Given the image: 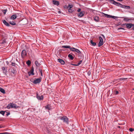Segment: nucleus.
Wrapping results in <instances>:
<instances>
[{"instance_id":"1","label":"nucleus","mask_w":134,"mask_h":134,"mask_svg":"<svg viewBox=\"0 0 134 134\" xmlns=\"http://www.w3.org/2000/svg\"><path fill=\"white\" fill-rule=\"evenodd\" d=\"M112 2H113V4H114L115 5L119 6L120 7L124 8H125L127 9H130V7L129 6H126L124 5H122L120 4L119 3L117 2L114 0H113Z\"/></svg>"},{"instance_id":"2","label":"nucleus","mask_w":134,"mask_h":134,"mask_svg":"<svg viewBox=\"0 0 134 134\" xmlns=\"http://www.w3.org/2000/svg\"><path fill=\"white\" fill-rule=\"evenodd\" d=\"M7 107L8 109L12 108L16 109L18 108V106H17L15 104L11 103L9 104L7 106Z\"/></svg>"},{"instance_id":"3","label":"nucleus","mask_w":134,"mask_h":134,"mask_svg":"<svg viewBox=\"0 0 134 134\" xmlns=\"http://www.w3.org/2000/svg\"><path fill=\"white\" fill-rule=\"evenodd\" d=\"M60 119L62 120L63 122L68 124L69 122L68 118L65 116H62L60 118Z\"/></svg>"},{"instance_id":"4","label":"nucleus","mask_w":134,"mask_h":134,"mask_svg":"<svg viewBox=\"0 0 134 134\" xmlns=\"http://www.w3.org/2000/svg\"><path fill=\"white\" fill-rule=\"evenodd\" d=\"M70 50L72 51L75 52L79 54H80L81 53V52L79 49L75 48H71Z\"/></svg>"},{"instance_id":"5","label":"nucleus","mask_w":134,"mask_h":134,"mask_svg":"<svg viewBox=\"0 0 134 134\" xmlns=\"http://www.w3.org/2000/svg\"><path fill=\"white\" fill-rule=\"evenodd\" d=\"M34 69L33 67H32L30 71L28 72L29 75V76H31V75H34Z\"/></svg>"},{"instance_id":"6","label":"nucleus","mask_w":134,"mask_h":134,"mask_svg":"<svg viewBox=\"0 0 134 134\" xmlns=\"http://www.w3.org/2000/svg\"><path fill=\"white\" fill-rule=\"evenodd\" d=\"M20 14L19 13H16L15 14H14L11 17H10V19H11L12 20H14V19L16 18L17 16H18Z\"/></svg>"},{"instance_id":"7","label":"nucleus","mask_w":134,"mask_h":134,"mask_svg":"<svg viewBox=\"0 0 134 134\" xmlns=\"http://www.w3.org/2000/svg\"><path fill=\"white\" fill-rule=\"evenodd\" d=\"M41 80L39 78H37L35 80H34L33 82V83L34 84H36L40 82Z\"/></svg>"},{"instance_id":"8","label":"nucleus","mask_w":134,"mask_h":134,"mask_svg":"<svg viewBox=\"0 0 134 134\" xmlns=\"http://www.w3.org/2000/svg\"><path fill=\"white\" fill-rule=\"evenodd\" d=\"M27 55V53L25 50H24L21 53L22 57L24 58L25 56Z\"/></svg>"},{"instance_id":"9","label":"nucleus","mask_w":134,"mask_h":134,"mask_svg":"<svg viewBox=\"0 0 134 134\" xmlns=\"http://www.w3.org/2000/svg\"><path fill=\"white\" fill-rule=\"evenodd\" d=\"M36 97L38 99L40 100H42L43 99V97L42 95L40 96L38 95L37 93H36Z\"/></svg>"},{"instance_id":"10","label":"nucleus","mask_w":134,"mask_h":134,"mask_svg":"<svg viewBox=\"0 0 134 134\" xmlns=\"http://www.w3.org/2000/svg\"><path fill=\"white\" fill-rule=\"evenodd\" d=\"M2 21L3 23V24L6 26H9L10 25L5 20H2Z\"/></svg>"},{"instance_id":"11","label":"nucleus","mask_w":134,"mask_h":134,"mask_svg":"<svg viewBox=\"0 0 134 134\" xmlns=\"http://www.w3.org/2000/svg\"><path fill=\"white\" fill-rule=\"evenodd\" d=\"M53 4H54V5H56L58 6L59 5V1L55 0H53Z\"/></svg>"},{"instance_id":"12","label":"nucleus","mask_w":134,"mask_h":134,"mask_svg":"<svg viewBox=\"0 0 134 134\" xmlns=\"http://www.w3.org/2000/svg\"><path fill=\"white\" fill-rule=\"evenodd\" d=\"M58 60L59 63H61L62 65H64L65 64L64 61L61 59H58Z\"/></svg>"},{"instance_id":"13","label":"nucleus","mask_w":134,"mask_h":134,"mask_svg":"<svg viewBox=\"0 0 134 134\" xmlns=\"http://www.w3.org/2000/svg\"><path fill=\"white\" fill-rule=\"evenodd\" d=\"M133 25L132 24H126L127 27L128 29L131 28Z\"/></svg>"},{"instance_id":"14","label":"nucleus","mask_w":134,"mask_h":134,"mask_svg":"<svg viewBox=\"0 0 134 134\" xmlns=\"http://www.w3.org/2000/svg\"><path fill=\"white\" fill-rule=\"evenodd\" d=\"M45 109H47L49 110L51 109V107L50 105L48 104L45 107Z\"/></svg>"},{"instance_id":"15","label":"nucleus","mask_w":134,"mask_h":134,"mask_svg":"<svg viewBox=\"0 0 134 134\" xmlns=\"http://www.w3.org/2000/svg\"><path fill=\"white\" fill-rule=\"evenodd\" d=\"M84 15V13L82 12H80L78 14V16L79 17H81Z\"/></svg>"},{"instance_id":"16","label":"nucleus","mask_w":134,"mask_h":134,"mask_svg":"<svg viewBox=\"0 0 134 134\" xmlns=\"http://www.w3.org/2000/svg\"><path fill=\"white\" fill-rule=\"evenodd\" d=\"M99 17L97 16H95L94 18V20L96 22H98L99 21Z\"/></svg>"},{"instance_id":"17","label":"nucleus","mask_w":134,"mask_h":134,"mask_svg":"<svg viewBox=\"0 0 134 134\" xmlns=\"http://www.w3.org/2000/svg\"><path fill=\"white\" fill-rule=\"evenodd\" d=\"M106 17L107 18H112L115 19V16H111L107 14L106 16Z\"/></svg>"},{"instance_id":"18","label":"nucleus","mask_w":134,"mask_h":134,"mask_svg":"<svg viewBox=\"0 0 134 134\" xmlns=\"http://www.w3.org/2000/svg\"><path fill=\"white\" fill-rule=\"evenodd\" d=\"M90 43L93 46H95L96 45V43L95 42H93L92 40L90 41Z\"/></svg>"},{"instance_id":"19","label":"nucleus","mask_w":134,"mask_h":134,"mask_svg":"<svg viewBox=\"0 0 134 134\" xmlns=\"http://www.w3.org/2000/svg\"><path fill=\"white\" fill-rule=\"evenodd\" d=\"M68 57L69 58L72 60L74 58V57L71 54H69L68 55Z\"/></svg>"},{"instance_id":"20","label":"nucleus","mask_w":134,"mask_h":134,"mask_svg":"<svg viewBox=\"0 0 134 134\" xmlns=\"http://www.w3.org/2000/svg\"><path fill=\"white\" fill-rule=\"evenodd\" d=\"M0 91L3 93H5L4 90L1 87H0Z\"/></svg>"},{"instance_id":"21","label":"nucleus","mask_w":134,"mask_h":134,"mask_svg":"<svg viewBox=\"0 0 134 134\" xmlns=\"http://www.w3.org/2000/svg\"><path fill=\"white\" fill-rule=\"evenodd\" d=\"M70 46H62V48H70Z\"/></svg>"},{"instance_id":"22","label":"nucleus","mask_w":134,"mask_h":134,"mask_svg":"<svg viewBox=\"0 0 134 134\" xmlns=\"http://www.w3.org/2000/svg\"><path fill=\"white\" fill-rule=\"evenodd\" d=\"M35 64L36 65V66H39L41 65L40 63H38V62L37 61H36L35 62Z\"/></svg>"},{"instance_id":"23","label":"nucleus","mask_w":134,"mask_h":134,"mask_svg":"<svg viewBox=\"0 0 134 134\" xmlns=\"http://www.w3.org/2000/svg\"><path fill=\"white\" fill-rule=\"evenodd\" d=\"M99 42L102 43H103V41L102 38L100 36L99 37Z\"/></svg>"},{"instance_id":"24","label":"nucleus","mask_w":134,"mask_h":134,"mask_svg":"<svg viewBox=\"0 0 134 134\" xmlns=\"http://www.w3.org/2000/svg\"><path fill=\"white\" fill-rule=\"evenodd\" d=\"M72 7L73 6L72 5H69L67 7V8L68 9H71V8H72Z\"/></svg>"},{"instance_id":"25","label":"nucleus","mask_w":134,"mask_h":134,"mask_svg":"<svg viewBox=\"0 0 134 134\" xmlns=\"http://www.w3.org/2000/svg\"><path fill=\"white\" fill-rule=\"evenodd\" d=\"M10 24L12 25H15L16 24V23L14 21H10L9 22Z\"/></svg>"},{"instance_id":"26","label":"nucleus","mask_w":134,"mask_h":134,"mask_svg":"<svg viewBox=\"0 0 134 134\" xmlns=\"http://www.w3.org/2000/svg\"><path fill=\"white\" fill-rule=\"evenodd\" d=\"M103 44V43H102L101 42H99L98 45V46L99 47H100L102 46Z\"/></svg>"},{"instance_id":"27","label":"nucleus","mask_w":134,"mask_h":134,"mask_svg":"<svg viewBox=\"0 0 134 134\" xmlns=\"http://www.w3.org/2000/svg\"><path fill=\"white\" fill-rule=\"evenodd\" d=\"M7 11V9H5L4 10H2V12L4 15L6 14V12Z\"/></svg>"},{"instance_id":"28","label":"nucleus","mask_w":134,"mask_h":134,"mask_svg":"<svg viewBox=\"0 0 134 134\" xmlns=\"http://www.w3.org/2000/svg\"><path fill=\"white\" fill-rule=\"evenodd\" d=\"M5 112H6V111H0V114H2L3 115H4Z\"/></svg>"},{"instance_id":"29","label":"nucleus","mask_w":134,"mask_h":134,"mask_svg":"<svg viewBox=\"0 0 134 134\" xmlns=\"http://www.w3.org/2000/svg\"><path fill=\"white\" fill-rule=\"evenodd\" d=\"M123 18V20H125L126 21H127L130 20V19H129L128 18Z\"/></svg>"},{"instance_id":"30","label":"nucleus","mask_w":134,"mask_h":134,"mask_svg":"<svg viewBox=\"0 0 134 134\" xmlns=\"http://www.w3.org/2000/svg\"><path fill=\"white\" fill-rule=\"evenodd\" d=\"M31 63V62L29 60H28L26 62V64H27L28 65H29Z\"/></svg>"},{"instance_id":"31","label":"nucleus","mask_w":134,"mask_h":134,"mask_svg":"<svg viewBox=\"0 0 134 134\" xmlns=\"http://www.w3.org/2000/svg\"><path fill=\"white\" fill-rule=\"evenodd\" d=\"M39 71H40V73L41 75V76H43V74H42V70L41 69H39Z\"/></svg>"},{"instance_id":"32","label":"nucleus","mask_w":134,"mask_h":134,"mask_svg":"<svg viewBox=\"0 0 134 134\" xmlns=\"http://www.w3.org/2000/svg\"><path fill=\"white\" fill-rule=\"evenodd\" d=\"M82 60H81L79 62L77 63V65H79L82 62Z\"/></svg>"},{"instance_id":"33","label":"nucleus","mask_w":134,"mask_h":134,"mask_svg":"<svg viewBox=\"0 0 134 134\" xmlns=\"http://www.w3.org/2000/svg\"><path fill=\"white\" fill-rule=\"evenodd\" d=\"M68 12L70 13H72L74 12V10L71 9H68Z\"/></svg>"},{"instance_id":"34","label":"nucleus","mask_w":134,"mask_h":134,"mask_svg":"<svg viewBox=\"0 0 134 134\" xmlns=\"http://www.w3.org/2000/svg\"><path fill=\"white\" fill-rule=\"evenodd\" d=\"M127 79V78H120L119 79L120 80H125Z\"/></svg>"},{"instance_id":"35","label":"nucleus","mask_w":134,"mask_h":134,"mask_svg":"<svg viewBox=\"0 0 134 134\" xmlns=\"http://www.w3.org/2000/svg\"><path fill=\"white\" fill-rule=\"evenodd\" d=\"M91 74V72L90 71H89L87 72V74L88 76H90Z\"/></svg>"},{"instance_id":"36","label":"nucleus","mask_w":134,"mask_h":134,"mask_svg":"<svg viewBox=\"0 0 134 134\" xmlns=\"http://www.w3.org/2000/svg\"><path fill=\"white\" fill-rule=\"evenodd\" d=\"M129 130L131 131V132H132L133 131H134V129H133L132 128H130V129H129Z\"/></svg>"},{"instance_id":"37","label":"nucleus","mask_w":134,"mask_h":134,"mask_svg":"<svg viewBox=\"0 0 134 134\" xmlns=\"http://www.w3.org/2000/svg\"><path fill=\"white\" fill-rule=\"evenodd\" d=\"M102 14L104 15H102L103 16H105V17H106V16L107 14H105L103 13H102Z\"/></svg>"},{"instance_id":"38","label":"nucleus","mask_w":134,"mask_h":134,"mask_svg":"<svg viewBox=\"0 0 134 134\" xmlns=\"http://www.w3.org/2000/svg\"><path fill=\"white\" fill-rule=\"evenodd\" d=\"M11 72L13 74L15 73V71L14 70H12L11 71Z\"/></svg>"},{"instance_id":"39","label":"nucleus","mask_w":134,"mask_h":134,"mask_svg":"<svg viewBox=\"0 0 134 134\" xmlns=\"http://www.w3.org/2000/svg\"><path fill=\"white\" fill-rule=\"evenodd\" d=\"M6 41L5 40H4L2 41V43H6Z\"/></svg>"},{"instance_id":"40","label":"nucleus","mask_w":134,"mask_h":134,"mask_svg":"<svg viewBox=\"0 0 134 134\" xmlns=\"http://www.w3.org/2000/svg\"><path fill=\"white\" fill-rule=\"evenodd\" d=\"M15 63H12V65L13 66H15Z\"/></svg>"},{"instance_id":"41","label":"nucleus","mask_w":134,"mask_h":134,"mask_svg":"<svg viewBox=\"0 0 134 134\" xmlns=\"http://www.w3.org/2000/svg\"><path fill=\"white\" fill-rule=\"evenodd\" d=\"M120 29H123V30H124V28H122V27H120V28H118V30H120Z\"/></svg>"},{"instance_id":"42","label":"nucleus","mask_w":134,"mask_h":134,"mask_svg":"<svg viewBox=\"0 0 134 134\" xmlns=\"http://www.w3.org/2000/svg\"><path fill=\"white\" fill-rule=\"evenodd\" d=\"M81 11V9H80V8H79V9H78V10H77V11L78 12H80Z\"/></svg>"},{"instance_id":"43","label":"nucleus","mask_w":134,"mask_h":134,"mask_svg":"<svg viewBox=\"0 0 134 134\" xmlns=\"http://www.w3.org/2000/svg\"><path fill=\"white\" fill-rule=\"evenodd\" d=\"M7 114H6V115L7 116H8V115H9L10 114V113L9 112L8 113V112H7Z\"/></svg>"},{"instance_id":"44","label":"nucleus","mask_w":134,"mask_h":134,"mask_svg":"<svg viewBox=\"0 0 134 134\" xmlns=\"http://www.w3.org/2000/svg\"><path fill=\"white\" fill-rule=\"evenodd\" d=\"M119 93V92L118 91H116V92H115V94H118Z\"/></svg>"},{"instance_id":"45","label":"nucleus","mask_w":134,"mask_h":134,"mask_svg":"<svg viewBox=\"0 0 134 134\" xmlns=\"http://www.w3.org/2000/svg\"><path fill=\"white\" fill-rule=\"evenodd\" d=\"M9 134V133L7 132L3 133V134Z\"/></svg>"},{"instance_id":"46","label":"nucleus","mask_w":134,"mask_h":134,"mask_svg":"<svg viewBox=\"0 0 134 134\" xmlns=\"http://www.w3.org/2000/svg\"><path fill=\"white\" fill-rule=\"evenodd\" d=\"M102 36L103 37V38H105V36H104L103 35H102Z\"/></svg>"},{"instance_id":"47","label":"nucleus","mask_w":134,"mask_h":134,"mask_svg":"<svg viewBox=\"0 0 134 134\" xmlns=\"http://www.w3.org/2000/svg\"><path fill=\"white\" fill-rule=\"evenodd\" d=\"M72 65H73V66H77L78 65H77V64H71Z\"/></svg>"},{"instance_id":"48","label":"nucleus","mask_w":134,"mask_h":134,"mask_svg":"<svg viewBox=\"0 0 134 134\" xmlns=\"http://www.w3.org/2000/svg\"><path fill=\"white\" fill-rule=\"evenodd\" d=\"M2 69L3 70H5V68L4 67H3L2 68Z\"/></svg>"},{"instance_id":"49","label":"nucleus","mask_w":134,"mask_h":134,"mask_svg":"<svg viewBox=\"0 0 134 134\" xmlns=\"http://www.w3.org/2000/svg\"><path fill=\"white\" fill-rule=\"evenodd\" d=\"M133 26L132 27V29H133L134 30V25H133Z\"/></svg>"},{"instance_id":"50","label":"nucleus","mask_w":134,"mask_h":134,"mask_svg":"<svg viewBox=\"0 0 134 134\" xmlns=\"http://www.w3.org/2000/svg\"><path fill=\"white\" fill-rule=\"evenodd\" d=\"M117 0L119 1H122V0Z\"/></svg>"},{"instance_id":"51","label":"nucleus","mask_w":134,"mask_h":134,"mask_svg":"<svg viewBox=\"0 0 134 134\" xmlns=\"http://www.w3.org/2000/svg\"><path fill=\"white\" fill-rule=\"evenodd\" d=\"M2 127L0 125V128H2Z\"/></svg>"},{"instance_id":"52","label":"nucleus","mask_w":134,"mask_h":134,"mask_svg":"<svg viewBox=\"0 0 134 134\" xmlns=\"http://www.w3.org/2000/svg\"><path fill=\"white\" fill-rule=\"evenodd\" d=\"M0 134H3V133H0Z\"/></svg>"},{"instance_id":"53","label":"nucleus","mask_w":134,"mask_h":134,"mask_svg":"<svg viewBox=\"0 0 134 134\" xmlns=\"http://www.w3.org/2000/svg\"><path fill=\"white\" fill-rule=\"evenodd\" d=\"M133 90H134V89H133Z\"/></svg>"}]
</instances>
